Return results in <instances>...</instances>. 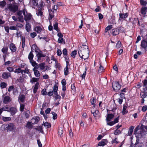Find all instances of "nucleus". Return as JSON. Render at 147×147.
<instances>
[{"label": "nucleus", "mask_w": 147, "mask_h": 147, "mask_svg": "<svg viewBox=\"0 0 147 147\" xmlns=\"http://www.w3.org/2000/svg\"><path fill=\"white\" fill-rule=\"evenodd\" d=\"M139 138H138L136 140V142L135 144V147H141V146H139L138 145V144L139 143Z\"/></svg>", "instance_id": "45"}, {"label": "nucleus", "mask_w": 147, "mask_h": 147, "mask_svg": "<svg viewBox=\"0 0 147 147\" xmlns=\"http://www.w3.org/2000/svg\"><path fill=\"white\" fill-rule=\"evenodd\" d=\"M11 119V118L10 117H2V120L4 122L10 121Z\"/></svg>", "instance_id": "32"}, {"label": "nucleus", "mask_w": 147, "mask_h": 147, "mask_svg": "<svg viewBox=\"0 0 147 147\" xmlns=\"http://www.w3.org/2000/svg\"><path fill=\"white\" fill-rule=\"evenodd\" d=\"M112 26L111 25H110L108 26L106 28L105 30V32H107L109 30L111 29L112 28Z\"/></svg>", "instance_id": "37"}, {"label": "nucleus", "mask_w": 147, "mask_h": 147, "mask_svg": "<svg viewBox=\"0 0 147 147\" xmlns=\"http://www.w3.org/2000/svg\"><path fill=\"white\" fill-rule=\"evenodd\" d=\"M63 53L64 55H67V51L66 48H64L63 51Z\"/></svg>", "instance_id": "57"}, {"label": "nucleus", "mask_w": 147, "mask_h": 147, "mask_svg": "<svg viewBox=\"0 0 147 147\" xmlns=\"http://www.w3.org/2000/svg\"><path fill=\"white\" fill-rule=\"evenodd\" d=\"M93 114V116L94 117H97V115L99 114V112L98 111L95 110V111L92 113Z\"/></svg>", "instance_id": "54"}, {"label": "nucleus", "mask_w": 147, "mask_h": 147, "mask_svg": "<svg viewBox=\"0 0 147 147\" xmlns=\"http://www.w3.org/2000/svg\"><path fill=\"white\" fill-rule=\"evenodd\" d=\"M58 132L60 137H61L63 133V130L61 128H59L58 129Z\"/></svg>", "instance_id": "39"}, {"label": "nucleus", "mask_w": 147, "mask_h": 147, "mask_svg": "<svg viewBox=\"0 0 147 147\" xmlns=\"http://www.w3.org/2000/svg\"><path fill=\"white\" fill-rule=\"evenodd\" d=\"M134 129V127L133 126H131L130 127L128 133V135L130 136L132 135Z\"/></svg>", "instance_id": "27"}, {"label": "nucleus", "mask_w": 147, "mask_h": 147, "mask_svg": "<svg viewBox=\"0 0 147 147\" xmlns=\"http://www.w3.org/2000/svg\"><path fill=\"white\" fill-rule=\"evenodd\" d=\"M11 99L9 96H5L4 98L3 102L5 104H7L11 101Z\"/></svg>", "instance_id": "15"}, {"label": "nucleus", "mask_w": 147, "mask_h": 147, "mask_svg": "<svg viewBox=\"0 0 147 147\" xmlns=\"http://www.w3.org/2000/svg\"><path fill=\"white\" fill-rule=\"evenodd\" d=\"M80 57L82 59H84L85 60L87 59L89 57V54H88V52L87 51L85 55H79Z\"/></svg>", "instance_id": "17"}, {"label": "nucleus", "mask_w": 147, "mask_h": 147, "mask_svg": "<svg viewBox=\"0 0 147 147\" xmlns=\"http://www.w3.org/2000/svg\"><path fill=\"white\" fill-rule=\"evenodd\" d=\"M112 86L113 89L116 91L119 90L121 88V85L117 82H113L112 83Z\"/></svg>", "instance_id": "5"}, {"label": "nucleus", "mask_w": 147, "mask_h": 147, "mask_svg": "<svg viewBox=\"0 0 147 147\" xmlns=\"http://www.w3.org/2000/svg\"><path fill=\"white\" fill-rule=\"evenodd\" d=\"M58 42L60 43H65V41L64 40L63 37L59 38L58 40Z\"/></svg>", "instance_id": "31"}, {"label": "nucleus", "mask_w": 147, "mask_h": 147, "mask_svg": "<svg viewBox=\"0 0 147 147\" xmlns=\"http://www.w3.org/2000/svg\"><path fill=\"white\" fill-rule=\"evenodd\" d=\"M119 16V20H120V18L123 19L126 18L128 16V14L127 13H120Z\"/></svg>", "instance_id": "14"}, {"label": "nucleus", "mask_w": 147, "mask_h": 147, "mask_svg": "<svg viewBox=\"0 0 147 147\" xmlns=\"http://www.w3.org/2000/svg\"><path fill=\"white\" fill-rule=\"evenodd\" d=\"M6 4V2L4 1H0V7H3Z\"/></svg>", "instance_id": "40"}, {"label": "nucleus", "mask_w": 147, "mask_h": 147, "mask_svg": "<svg viewBox=\"0 0 147 147\" xmlns=\"http://www.w3.org/2000/svg\"><path fill=\"white\" fill-rule=\"evenodd\" d=\"M9 48L12 52H15L16 51V47L15 45L13 43L10 45Z\"/></svg>", "instance_id": "12"}, {"label": "nucleus", "mask_w": 147, "mask_h": 147, "mask_svg": "<svg viewBox=\"0 0 147 147\" xmlns=\"http://www.w3.org/2000/svg\"><path fill=\"white\" fill-rule=\"evenodd\" d=\"M36 14L37 16H41L43 15V12L42 11L41 9H39L37 11Z\"/></svg>", "instance_id": "41"}, {"label": "nucleus", "mask_w": 147, "mask_h": 147, "mask_svg": "<svg viewBox=\"0 0 147 147\" xmlns=\"http://www.w3.org/2000/svg\"><path fill=\"white\" fill-rule=\"evenodd\" d=\"M121 133V132L119 130L117 129L115 131L114 134L115 135H117L120 134Z\"/></svg>", "instance_id": "56"}, {"label": "nucleus", "mask_w": 147, "mask_h": 147, "mask_svg": "<svg viewBox=\"0 0 147 147\" xmlns=\"http://www.w3.org/2000/svg\"><path fill=\"white\" fill-rule=\"evenodd\" d=\"M32 66L34 67V68L33 69H38L39 68V66L38 64L35 61L33 60L30 61Z\"/></svg>", "instance_id": "8"}, {"label": "nucleus", "mask_w": 147, "mask_h": 147, "mask_svg": "<svg viewBox=\"0 0 147 147\" xmlns=\"http://www.w3.org/2000/svg\"><path fill=\"white\" fill-rule=\"evenodd\" d=\"M127 108V106L125 105H124L123 106V108L122 111V113L123 115H124L127 113L128 111L126 110Z\"/></svg>", "instance_id": "28"}, {"label": "nucleus", "mask_w": 147, "mask_h": 147, "mask_svg": "<svg viewBox=\"0 0 147 147\" xmlns=\"http://www.w3.org/2000/svg\"><path fill=\"white\" fill-rule=\"evenodd\" d=\"M7 86V84L4 82H1L0 84L1 87L3 88H6Z\"/></svg>", "instance_id": "43"}, {"label": "nucleus", "mask_w": 147, "mask_h": 147, "mask_svg": "<svg viewBox=\"0 0 147 147\" xmlns=\"http://www.w3.org/2000/svg\"><path fill=\"white\" fill-rule=\"evenodd\" d=\"M89 51V49L87 45H82L81 49L80 50H79L78 52V54L79 55H81L82 54V53H86V51Z\"/></svg>", "instance_id": "4"}, {"label": "nucleus", "mask_w": 147, "mask_h": 147, "mask_svg": "<svg viewBox=\"0 0 147 147\" xmlns=\"http://www.w3.org/2000/svg\"><path fill=\"white\" fill-rule=\"evenodd\" d=\"M76 54L77 51L76 50H74L71 52V55L73 58H75Z\"/></svg>", "instance_id": "35"}, {"label": "nucleus", "mask_w": 147, "mask_h": 147, "mask_svg": "<svg viewBox=\"0 0 147 147\" xmlns=\"http://www.w3.org/2000/svg\"><path fill=\"white\" fill-rule=\"evenodd\" d=\"M34 56V55L32 53V51H31L30 53L28 56V58L29 60L30 61L33 60Z\"/></svg>", "instance_id": "25"}, {"label": "nucleus", "mask_w": 147, "mask_h": 147, "mask_svg": "<svg viewBox=\"0 0 147 147\" xmlns=\"http://www.w3.org/2000/svg\"><path fill=\"white\" fill-rule=\"evenodd\" d=\"M30 28L31 27L30 24L29 23L27 22V23H26L25 27L26 30L27 32H28L30 31Z\"/></svg>", "instance_id": "29"}, {"label": "nucleus", "mask_w": 147, "mask_h": 147, "mask_svg": "<svg viewBox=\"0 0 147 147\" xmlns=\"http://www.w3.org/2000/svg\"><path fill=\"white\" fill-rule=\"evenodd\" d=\"M39 80V79L35 78H32L30 80V82L32 83L33 82H36Z\"/></svg>", "instance_id": "36"}, {"label": "nucleus", "mask_w": 147, "mask_h": 147, "mask_svg": "<svg viewBox=\"0 0 147 147\" xmlns=\"http://www.w3.org/2000/svg\"><path fill=\"white\" fill-rule=\"evenodd\" d=\"M30 112L29 111H27L25 113V116L26 118H28L30 117Z\"/></svg>", "instance_id": "49"}, {"label": "nucleus", "mask_w": 147, "mask_h": 147, "mask_svg": "<svg viewBox=\"0 0 147 147\" xmlns=\"http://www.w3.org/2000/svg\"><path fill=\"white\" fill-rule=\"evenodd\" d=\"M143 83L144 86L145 87L146 90H147V80H144Z\"/></svg>", "instance_id": "55"}, {"label": "nucleus", "mask_w": 147, "mask_h": 147, "mask_svg": "<svg viewBox=\"0 0 147 147\" xmlns=\"http://www.w3.org/2000/svg\"><path fill=\"white\" fill-rule=\"evenodd\" d=\"M7 69L10 72L14 71L13 68L11 67H8L7 68Z\"/></svg>", "instance_id": "53"}, {"label": "nucleus", "mask_w": 147, "mask_h": 147, "mask_svg": "<svg viewBox=\"0 0 147 147\" xmlns=\"http://www.w3.org/2000/svg\"><path fill=\"white\" fill-rule=\"evenodd\" d=\"M39 83L38 82H37L35 84L34 88L33 89V92L35 94L36 92L37 89L38 88Z\"/></svg>", "instance_id": "23"}, {"label": "nucleus", "mask_w": 147, "mask_h": 147, "mask_svg": "<svg viewBox=\"0 0 147 147\" xmlns=\"http://www.w3.org/2000/svg\"><path fill=\"white\" fill-rule=\"evenodd\" d=\"M146 132L143 129H140V131L136 134V137L138 138L144 137L146 136Z\"/></svg>", "instance_id": "3"}, {"label": "nucleus", "mask_w": 147, "mask_h": 147, "mask_svg": "<svg viewBox=\"0 0 147 147\" xmlns=\"http://www.w3.org/2000/svg\"><path fill=\"white\" fill-rule=\"evenodd\" d=\"M40 119L39 117H35L34 118H33L32 119V121H34V122H33L32 123V124H36L38 123V122L39 121Z\"/></svg>", "instance_id": "21"}, {"label": "nucleus", "mask_w": 147, "mask_h": 147, "mask_svg": "<svg viewBox=\"0 0 147 147\" xmlns=\"http://www.w3.org/2000/svg\"><path fill=\"white\" fill-rule=\"evenodd\" d=\"M141 46L143 48H145L147 47V41L143 40L142 41Z\"/></svg>", "instance_id": "19"}, {"label": "nucleus", "mask_w": 147, "mask_h": 147, "mask_svg": "<svg viewBox=\"0 0 147 147\" xmlns=\"http://www.w3.org/2000/svg\"><path fill=\"white\" fill-rule=\"evenodd\" d=\"M55 99H60L61 97L60 96H59L57 94V93L56 94H55Z\"/></svg>", "instance_id": "61"}, {"label": "nucleus", "mask_w": 147, "mask_h": 147, "mask_svg": "<svg viewBox=\"0 0 147 147\" xmlns=\"http://www.w3.org/2000/svg\"><path fill=\"white\" fill-rule=\"evenodd\" d=\"M112 33L113 35L116 36L119 34V32L117 28H116L115 29H113L112 30Z\"/></svg>", "instance_id": "22"}, {"label": "nucleus", "mask_w": 147, "mask_h": 147, "mask_svg": "<svg viewBox=\"0 0 147 147\" xmlns=\"http://www.w3.org/2000/svg\"><path fill=\"white\" fill-rule=\"evenodd\" d=\"M104 70V67L102 66L101 65H100V66L99 67L98 71L100 73H101Z\"/></svg>", "instance_id": "52"}, {"label": "nucleus", "mask_w": 147, "mask_h": 147, "mask_svg": "<svg viewBox=\"0 0 147 147\" xmlns=\"http://www.w3.org/2000/svg\"><path fill=\"white\" fill-rule=\"evenodd\" d=\"M17 109L14 107H11L9 109V112L12 115H14L17 112Z\"/></svg>", "instance_id": "9"}, {"label": "nucleus", "mask_w": 147, "mask_h": 147, "mask_svg": "<svg viewBox=\"0 0 147 147\" xmlns=\"http://www.w3.org/2000/svg\"><path fill=\"white\" fill-rule=\"evenodd\" d=\"M25 105L24 104H22L20 105V111L22 112L24 111V108Z\"/></svg>", "instance_id": "44"}, {"label": "nucleus", "mask_w": 147, "mask_h": 147, "mask_svg": "<svg viewBox=\"0 0 147 147\" xmlns=\"http://www.w3.org/2000/svg\"><path fill=\"white\" fill-rule=\"evenodd\" d=\"M140 3L141 4L143 5H145L147 4L146 2L143 0H140Z\"/></svg>", "instance_id": "60"}, {"label": "nucleus", "mask_w": 147, "mask_h": 147, "mask_svg": "<svg viewBox=\"0 0 147 147\" xmlns=\"http://www.w3.org/2000/svg\"><path fill=\"white\" fill-rule=\"evenodd\" d=\"M35 30L38 33L40 34L42 29L40 26H36L35 28Z\"/></svg>", "instance_id": "16"}, {"label": "nucleus", "mask_w": 147, "mask_h": 147, "mask_svg": "<svg viewBox=\"0 0 147 147\" xmlns=\"http://www.w3.org/2000/svg\"><path fill=\"white\" fill-rule=\"evenodd\" d=\"M45 63H42L39 64V67L40 69L41 70L45 68Z\"/></svg>", "instance_id": "38"}, {"label": "nucleus", "mask_w": 147, "mask_h": 147, "mask_svg": "<svg viewBox=\"0 0 147 147\" xmlns=\"http://www.w3.org/2000/svg\"><path fill=\"white\" fill-rule=\"evenodd\" d=\"M58 90V86L56 85L53 86V91L54 94H56Z\"/></svg>", "instance_id": "33"}, {"label": "nucleus", "mask_w": 147, "mask_h": 147, "mask_svg": "<svg viewBox=\"0 0 147 147\" xmlns=\"http://www.w3.org/2000/svg\"><path fill=\"white\" fill-rule=\"evenodd\" d=\"M37 70L33 69L35 76L37 77H38L40 76V73L39 71Z\"/></svg>", "instance_id": "26"}, {"label": "nucleus", "mask_w": 147, "mask_h": 147, "mask_svg": "<svg viewBox=\"0 0 147 147\" xmlns=\"http://www.w3.org/2000/svg\"><path fill=\"white\" fill-rule=\"evenodd\" d=\"M54 29L57 31H58L59 30L58 28V24L57 23H56L54 25Z\"/></svg>", "instance_id": "58"}, {"label": "nucleus", "mask_w": 147, "mask_h": 147, "mask_svg": "<svg viewBox=\"0 0 147 147\" xmlns=\"http://www.w3.org/2000/svg\"><path fill=\"white\" fill-rule=\"evenodd\" d=\"M114 115L113 114H108L106 117V121L107 122L110 121L114 117Z\"/></svg>", "instance_id": "11"}, {"label": "nucleus", "mask_w": 147, "mask_h": 147, "mask_svg": "<svg viewBox=\"0 0 147 147\" xmlns=\"http://www.w3.org/2000/svg\"><path fill=\"white\" fill-rule=\"evenodd\" d=\"M26 127L29 129H32V126L30 122H28L27 124L26 125Z\"/></svg>", "instance_id": "42"}, {"label": "nucleus", "mask_w": 147, "mask_h": 147, "mask_svg": "<svg viewBox=\"0 0 147 147\" xmlns=\"http://www.w3.org/2000/svg\"><path fill=\"white\" fill-rule=\"evenodd\" d=\"M8 49V47H4L1 49V51L4 54H7Z\"/></svg>", "instance_id": "30"}, {"label": "nucleus", "mask_w": 147, "mask_h": 147, "mask_svg": "<svg viewBox=\"0 0 147 147\" xmlns=\"http://www.w3.org/2000/svg\"><path fill=\"white\" fill-rule=\"evenodd\" d=\"M35 52L36 53V56L37 57V60L38 61L41 60L42 59V58L45 57L46 55L43 54L42 52L40 51L38 52L36 50H35Z\"/></svg>", "instance_id": "6"}, {"label": "nucleus", "mask_w": 147, "mask_h": 147, "mask_svg": "<svg viewBox=\"0 0 147 147\" xmlns=\"http://www.w3.org/2000/svg\"><path fill=\"white\" fill-rule=\"evenodd\" d=\"M147 11V7H144L142 8L141 10V13L145 16V15L146 13V12Z\"/></svg>", "instance_id": "20"}, {"label": "nucleus", "mask_w": 147, "mask_h": 147, "mask_svg": "<svg viewBox=\"0 0 147 147\" xmlns=\"http://www.w3.org/2000/svg\"><path fill=\"white\" fill-rule=\"evenodd\" d=\"M42 94L44 95H45L47 94L46 89H43L41 91Z\"/></svg>", "instance_id": "62"}, {"label": "nucleus", "mask_w": 147, "mask_h": 147, "mask_svg": "<svg viewBox=\"0 0 147 147\" xmlns=\"http://www.w3.org/2000/svg\"><path fill=\"white\" fill-rule=\"evenodd\" d=\"M118 31V32H119V33H123L124 32V28L123 27H118L117 28Z\"/></svg>", "instance_id": "34"}, {"label": "nucleus", "mask_w": 147, "mask_h": 147, "mask_svg": "<svg viewBox=\"0 0 147 147\" xmlns=\"http://www.w3.org/2000/svg\"><path fill=\"white\" fill-rule=\"evenodd\" d=\"M43 125L45 127L46 126L47 128H49L51 127V124L47 122L45 123Z\"/></svg>", "instance_id": "48"}, {"label": "nucleus", "mask_w": 147, "mask_h": 147, "mask_svg": "<svg viewBox=\"0 0 147 147\" xmlns=\"http://www.w3.org/2000/svg\"><path fill=\"white\" fill-rule=\"evenodd\" d=\"M49 12L50 17L51 18V20L54 17V11H53L51 9H49Z\"/></svg>", "instance_id": "18"}, {"label": "nucleus", "mask_w": 147, "mask_h": 147, "mask_svg": "<svg viewBox=\"0 0 147 147\" xmlns=\"http://www.w3.org/2000/svg\"><path fill=\"white\" fill-rule=\"evenodd\" d=\"M30 35L32 38H34L36 36V34L35 32H33L31 33Z\"/></svg>", "instance_id": "63"}, {"label": "nucleus", "mask_w": 147, "mask_h": 147, "mask_svg": "<svg viewBox=\"0 0 147 147\" xmlns=\"http://www.w3.org/2000/svg\"><path fill=\"white\" fill-rule=\"evenodd\" d=\"M7 8L10 11L13 13H15L18 9V7L17 5L11 3L8 5Z\"/></svg>", "instance_id": "1"}, {"label": "nucleus", "mask_w": 147, "mask_h": 147, "mask_svg": "<svg viewBox=\"0 0 147 147\" xmlns=\"http://www.w3.org/2000/svg\"><path fill=\"white\" fill-rule=\"evenodd\" d=\"M25 98V96L24 94H20L18 97V100L23 103L24 101Z\"/></svg>", "instance_id": "13"}, {"label": "nucleus", "mask_w": 147, "mask_h": 147, "mask_svg": "<svg viewBox=\"0 0 147 147\" xmlns=\"http://www.w3.org/2000/svg\"><path fill=\"white\" fill-rule=\"evenodd\" d=\"M52 114L53 115V118L54 120H55L57 118V115L54 112H52Z\"/></svg>", "instance_id": "47"}, {"label": "nucleus", "mask_w": 147, "mask_h": 147, "mask_svg": "<svg viewBox=\"0 0 147 147\" xmlns=\"http://www.w3.org/2000/svg\"><path fill=\"white\" fill-rule=\"evenodd\" d=\"M11 74L8 72H3L2 75V78L5 79L11 77Z\"/></svg>", "instance_id": "10"}, {"label": "nucleus", "mask_w": 147, "mask_h": 147, "mask_svg": "<svg viewBox=\"0 0 147 147\" xmlns=\"http://www.w3.org/2000/svg\"><path fill=\"white\" fill-rule=\"evenodd\" d=\"M23 13L24 16V20L27 23L28 21L31 20V18H32V16L30 13H27L26 10L25 9L23 10Z\"/></svg>", "instance_id": "2"}, {"label": "nucleus", "mask_w": 147, "mask_h": 147, "mask_svg": "<svg viewBox=\"0 0 147 147\" xmlns=\"http://www.w3.org/2000/svg\"><path fill=\"white\" fill-rule=\"evenodd\" d=\"M142 111L143 112H145L147 110V106L146 105L144 106L142 108Z\"/></svg>", "instance_id": "64"}, {"label": "nucleus", "mask_w": 147, "mask_h": 147, "mask_svg": "<svg viewBox=\"0 0 147 147\" xmlns=\"http://www.w3.org/2000/svg\"><path fill=\"white\" fill-rule=\"evenodd\" d=\"M16 127L13 123H10L8 124L7 127V129L9 131H14L16 130Z\"/></svg>", "instance_id": "7"}, {"label": "nucleus", "mask_w": 147, "mask_h": 147, "mask_svg": "<svg viewBox=\"0 0 147 147\" xmlns=\"http://www.w3.org/2000/svg\"><path fill=\"white\" fill-rule=\"evenodd\" d=\"M9 29L11 30H18V29H17V27L16 26H12L9 27Z\"/></svg>", "instance_id": "59"}, {"label": "nucleus", "mask_w": 147, "mask_h": 147, "mask_svg": "<svg viewBox=\"0 0 147 147\" xmlns=\"http://www.w3.org/2000/svg\"><path fill=\"white\" fill-rule=\"evenodd\" d=\"M107 141V139L103 140L101 142H100L98 145L99 146H103L106 144L105 142Z\"/></svg>", "instance_id": "24"}, {"label": "nucleus", "mask_w": 147, "mask_h": 147, "mask_svg": "<svg viewBox=\"0 0 147 147\" xmlns=\"http://www.w3.org/2000/svg\"><path fill=\"white\" fill-rule=\"evenodd\" d=\"M121 43L120 41H118L116 45V47L117 48H119L121 47Z\"/></svg>", "instance_id": "51"}, {"label": "nucleus", "mask_w": 147, "mask_h": 147, "mask_svg": "<svg viewBox=\"0 0 147 147\" xmlns=\"http://www.w3.org/2000/svg\"><path fill=\"white\" fill-rule=\"evenodd\" d=\"M2 109V110L3 111H7L8 112H9V107H8V106L7 105H6L5 107L1 108Z\"/></svg>", "instance_id": "46"}, {"label": "nucleus", "mask_w": 147, "mask_h": 147, "mask_svg": "<svg viewBox=\"0 0 147 147\" xmlns=\"http://www.w3.org/2000/svg\"><path fill=\"white\" fill-rule=\"evenodd\" d=\"M18 19H19L18 21H20L22 22H24V17L23 16H19Z\"/></svg>", "instance_id": "50"}]
</instances>
